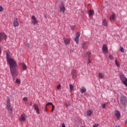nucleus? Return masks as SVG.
Instances as JSON below:
<instances>
[{"label":"nucleus","mask_w":127,"mask_h":127,"mask_svg":"<svg viewBox=\"0 0 127 127\" xmlns=\"http://www.w3.org/2000/svg\"><path fill=\"white\" fill-rule=\"evenodd\" d=\"M90 55H91V52H87L84 54L85 57H87V56H90Z\"/></svg>","instance_id":"4be33fe9"},{"label":"nucleus","mask_w":127,"mask_h":127,"mask_svg":"<svg viewBox=\"0 0 127 127\" xmlns=\"http://www.w3.org/2000/svg\"><path fill=\"white\" fill-rule=\"evenodd\" d=\"M74 41L75 43H76V44H78V43H79V38H74Z\"/></svg>","instance_id":"5701e85b"},{"label":"nucleus","mask_w":127,"mask_h":127,"mask_svg":"<svg viewBox=\"0 0 127 127\" xmlns=\"http://www.w3.org/2000/svg\"><path fill=\"white\" fill-rule=\"evenodd\" d=\"M52 112H53V111H54V109L55 108V107L54 106V105H52Z\"/></svg>","instance_id":"473e14b6"},{"label":"nucleus","mask_w":127,"mask_h":127,"mask_svg":"<svg viewBox=\"0 0 127 127\" xmlns=\"http://www.w3.org/2000/svg\"><path fill=\"white\" fill-rule=\"evenodd\" d=\"M115 64L117 66V67H120V64H119V62H118V61L117 60H115Z\"/></svg>","instance_id":"bb28decb"},{"label":"nucleus","mask_w":127,"mask_h":127,"mask_svg":"<svg viewBox=\"0 0 127 127\" xmlns=\"http://www.w3.org/2000/svg\"><path fill=\"white\" fill-rule=\"evenodd\" d=\"M36 111L37 114H40V112H39V109H38V110H37Z\"/></svg>","instance_id":"a19ab883"},{"label":"nucleus","mask_w":127,"mask_h":127,"mask_svg":"<svg viewBox=\"0 0 127 127\" xmlns=\"http://www.w3.org/2000/svg\"><path fill=\"white\" fill-rule=\"evenodd\" d=\"M13 24L14 27H17V26H19V23H18V21H17V18L15 17L14 18Z\"/></svg>","instance_id":"423d86ee"},{"label":"nucleus","mask_w":127,"mask_h":127,"mask_svg":"<svg viewBox=\"0 0 127 127\" xmlns=\"http://www.w3.org/2000/svg\"><path fill=\"white\" fill-rule=\"evenodd\" d=\"M82 48L83 49H86L87 48V44L86 43H82Z\"/></svg>","instance_id":"412c9836"},{"label":"nucleus","mask_w":127,"mask_h":127,"mask_svg":"<svg viewBox=\"0 0 127 127\" xmlns=\"http://www.w3.org/2000/svg\"><path fill=\"white\" fill-rule=\"evenodd\" d=\"M87 89H86V88L82 87L81 88V89H80V92L81 93V94H83L84 93H85V92H86Z\"/></svg>","instance_id":"2eb2a0df"},{"label":"nucleus","mask_w":127,"mask_h":127,"mask_svg":"<svg viewBox=\"0 0 127 127\" xmlns=\"http://www.w3.org/2000/svg\"><path fill=\"white\" fill-rule=\"evenodd\" d=\"M113 103H115V102H116V99H114V100H113Z\"/></svg>","instance_id":"c03bdc74"},{"label":"nucleus","mask_w":127,"mask_h":127,"mask_svg":"<svg viewBox=\"0 0 127 127\" xmlns=\"http://www.w3.org/2000/svg\"><path fill=\"white\" fill-rule=\"evenodd\" d=\"M90 63H91V61L90 60V59L88 58L87 61V64H90Z\"/></svg>","instance_id":"72a5a7b5"},{"label":"nucleus","mask_w":127,"mask_h":127,"mask_svg":"<svg viewBox=\"0 0 127 127\" xmlns=\"http://www.w3.org/2000/svg\"><path fill=\"white\" fill-rule=\"evenodd\" d=\"M33 107H34V110L35 111H37V110H39L38 106H37V105H36V104H34Z\"/></svg>","instance_id":"a878e982"},{"label":"nucleus","mask_w":127,"mask_h":127,"mask_svg":"<svg viewBox=\"0 0 127 127\" xmlns=\"http://www.w3.org/2000/svg\"><path fill=\"white\" fill-rule=\"evenodd\" d=\"M126 124H127V121L126 122Z\"/></svg>","instance_id":"de8ad7c7"},{"label":"nucleus","mask_w":127,"mask_h":127,"mask_svg":"<svg viewBox=\"0 0 127 127\" xmlns=\"http://www.w3.org/2000/svg\"><path fill=\"white\" fill-rule=\"evenodd\" d=\"M98 76H99V78H100V79H103V78H104V74H103V73H101V72H100V73H99Z\"/></svg>","instance_id":"aec40b11"},{"label":"nucleus","mask_w":127,"mask_h":127,"mask_svg":"<svg viewBox=\"0 0 127 127\" xmlns=\"http://www.w3.org/2000/svg\"><path fill=\"white\" fill-rule=\"evenodd\" d=\"M1 54V50H0V55Z\"/></svg>","instance_id":"a18cd8bd"},{"label":"nucleus","mask_w":127,"mask_h":127,"mask_svg":"<svg viewBox=\"0 0 127 127\" xmlns=\"http://www.w3.org/2000/svg\"><path fill=\"white\" fill-rule=\"evenodd\" d=\"M7 110L9 114H12V108L10 106V100L7 99L6 101Z\"/></svg>","instance_id":"7ed1b4c3"},{"label":"nucleus","mask_w":127,"mask_h":127,"mask_svg":"<svg viewBox=\"0 0 127 127\" xmlns=\"http://www.w3.org/2000/svg\"><path fill=\"white\" fill-rule=\"evenodd\" d=\"M26 46H27V47H29V48L31 47L30 45L28 43L26 44Z\"/></svg>","instance_id":"ea45409f"},{"label":"nucleus","mask_w":127,"mask_h":127,"mask_svg":"<svg viewBox=\"0 0 127 127\" xmlns=\"http://www.w3.org/2000/svg\"><path fill=\"white\" fill-rule=\"evenodd\" d=\"M69 88L71 92L74 90V86H73L72 84L69 85Z\"/></svg>","instance_id":"b1692460"},{"label":"nucleus","mask_w":127,"mask_h":127,"mask_svg":"<svg viewBox=\"0 0 127 127\" xmlns=\"http://www.w3.org/2000/svg\"><path fill=\"white\" fill-rule=\"evenodd\" d=\"M94 13V10H89V13H88L89 16H92V15H93Z\"/></svg>","instance_id":"a211bd4d"},{"label":"nucleus","mask_w":127,"mask_h":127,"mask_svg":"<svg viewBox=\"0 0 127 127\" xmlns=\"http://www.w3.org/2000/svg\"><path fill=\"white\" fill-rule=\"evenodd\" d=\"M119 100V107L121 109H124L127 105V98L125 95H121Z\"/></svg>","instance_id":"f03ea898"},{"label":"nucleus","mask_w":127,"mask_h":127,"mask_svg":"<svg viewBox=\"0 0 127 127\" xmlns=\"http://www.w3.org/2000/svg\"><path fill=\"white\" fill-rule=\"evenodd\" d=\"M86 115L87 117H90L91 115H93V112L91 110L87 111L86 112Z\"/></svg>","instance_id":"dca6fc26"},{"label":"nucleus","mask_w":127,"mask_h":127,"mask_svg":"<svg viewBox=\"0 0 127 127\" xmlns=\"http://www.w3.org/2000/svg\"><path fill=\"white\" fill-rule=\"evenodd\" d=\"M102 51L104 53H108V46L107 45H103L102 48Z\"/></svg>","instance_id":"6e6552de"},{"label":"nucleus","mask_w":127,"mask_h":127,"mask_svg":"<svg viewBox=\"0 0 127 127\" xmlns=\"http://www.w3.org/2000/svg\"><path fill=\"white\" fill-rule=\"evenodd\" d=\"M65 10H66V8L64 7V4L62 3L61 6H60V11L61 12L64 13L65 12Z\"/></svg>","instance_id":"9d476101"},{"label":"nucleus","mask_w":127,"mask_h":127,"mask_svg":"<svg viewBox=\"0 0 127 127\" xmlns=\"http://www.w3.org/2000/svg\"><path fill=\"white\" fill-rule=\"evenodd\" d=\"M2 39H6V34L4 33H0V42H1Z\"/></svg>","instance_id":"39448f33"},{"label":"nucleus","mask_w":127,"mask_h":127,"mask_svg":"<svg viewBox=\"0 0 127 127\" xmlns=\"http://www.w3.org/2000/svg\"><path fill=\"white\" fill-rule=\"evenodd\" d=\"M23 101H27V97H24L23 98Z\"/></svg>","instance_id":"58836bf2"},{"label":"nucleus","mask_w":127,"mask_h":127,"mask_svg":"<svg viewBox=\"0 0 127 127\" xmlns=\"http://www.w3.org/2000/svg\"><path fill=\"white\" fill-rule=\"evenodd\" d=\"M71 104L70 103H66L65 105H66V107H69L70 106Z\"/></svg>","instance_id":"c9c22d12"},{"label":"nucleus","mask_w":127,"mask_h":127,"mask_svg":"<svg viewBox=\"0 0 127 127\" xmlns=\"http://www.w3.org/2000/svg\"><path fill=\"white\" fill-rule=\"evenodd\" d=\"M102 24H103V25H104V26H107V25H108V23H107V21L105 19L103 20Z\"/></svg>","instance_id":"6ab92c4d"},{"label":"nucleus","mask_w":127,"mask_h":127,"mask_svg":"<svg viewBox=\"0 0 127 127\" xmlns=\"http://www.w3.org/2000/svg\"><path fill=\"white\" fill-rule=\"evenodd\" d=\"M51 105L52 106V105H53V103H51V102H49V103H48L46 105V106H49V105Z\"/></svg>","instance_id":"7c9ffc66"},{"label":"nucleus","mask_w":127,"mask_h":127,"mask_svg":"<svg viewBox=\"0 0 127 127\" xmlns=\"http://www.w3.org/2000/svg\"><path fill=\"white\" fill-rule=\"evenodd\" d=\"M120 80H121L124 85H125L126 86H127V78L126 77H125L124 75L120 76Z\"/></svg>","instance_id":"20e7f679"},{"label":"nucleus","mask_w":127,"mask_h":127,"mask_svg":"<svg viewBox=\"0 0 127 127\" xmlns=\"http://www.w3.org/2000/svg\"><path fill=\"white\" fill-rule=\"evenodd\" d=\"M101 106H102V107L103 109H105V108H106V104H102V105H101Z\"/></svg>","instance_id":"2f4dec72"},{"label":"nucleus","mask_w":127,"mask_h":127,"mask_svg":"<svg viewBox=\"0 0 127 127\" xmlns=\"http://www.w3.org/2000/svg\"><path fill=\"white\" fill-rule=\"evenodd\" d=\"M26 119H27V116H26L24 114H22L21 115L20 120L22 122H25V121H26Z\"/></svg>","instance_id":"1a4fd4ad"},{"label":"nucleus","mask_w":127,"mask_h":127,"mask_svg":"<svg viewBox=\"0 0 127 127\" xmlns=\"http://www.w3.org/2000/svg\"><path fill=\"white\" fill-rule=\"evenodd\" d=\"M3 8L1 6H0V11H2Z\"/></svg>","instance_id":"f704fd0d"},{"label":"nucleus","mask_w":127,"mask_h":127,"mask_svg":"<svg viewBox=\"0 0 127 127\" xmlns=\"http://www.w3.org/2000/svg\"><path fill=\"white\" fill-rule=\"evenodd\" d=\"M6 57L7 62L9 66L11 75L13 78H16L18 75V71L16 70L18 66L17 63H16V62L14 60L9 57V51L6 52Z\"/></svg>","instance_id":"f257e3e1"},{"label":"nucleus","mask_w":127,"mask_h":127,"mask_svg":"<svg viewBox=\"0 0 127 127\" xmlns=\"http://www.w3.org/2000/svg\"><path fill=\"white\" fill-rule=\"evenodd\" d=\"M115 116H116V117L118 119V118H120V117H121V113H120V111H117L115 112Z\"/></svg>","instance_id":"f3484780"},{"label":"nucleus","mask_w":127,"mask_h":127,"mask_svg":"<svg viewBox=\"0 0 127 127\" xmlns=\"http://www.w3.org/2000/svg\"><path fill=\"white\" fill-rule=\"evenodd\" d=\"M80 35H81V34L80 33V32H77L76 33L75 38H79V37H80Z\"/></svg>","instance_id":"393cba45"},{"label":"nucleus","mask_w":127,"mask_h":127,"mask_svg":"<svg viewBox=\"0 0 127 127\" xmlns=\"http://www.w3.org/2000/svg\"><path fill=\"white\" fill-rule=\"evenodd\" d=\"M62 127H66L65 126V124H64V123H63V124H62Z\"/></svg>","instance_id":"37998d69"},{"label":"nucleus","mask_w":127,"mask_h":127,"mask_svg":"<svg viewBox=\"0 0 127 127\" xmlns=\"http://www.w3.org/2000/svg\"><path fill=\"white\" fill-rule=\"evenodd\" d=\"M31 105H32V103H31V104H30V106H31Z\"/></svg>","instance_id":"49530a36"},{"label":"nucleus","mask_w":127,"mask_h":127,"mask_svg":"<svg viewBox=\"0 0 127 127\" xmlns=\"http://www.w3.org/2000/svg\"><path fill=\"white\" fill-rule=\"evenodd\" d=\"M61 86L60 85H59L58 86H57V89L58 90H60V88H61Z\"/></svg>","instance_id":"e433bc0d"},{"label":"nucleus","mask_w":127,"mask_h":127,"mask_svg":"<svg viewBox=\"0 0 127 127\" xmlns=\"http://www.w3.org/2000/svg\"><path fill=\"white\" fill-rule=\"evenodd\" d=\"M64 44H65V45H68V44H69V43H70V40L68 39L64 38Z\"/></svg>","instance_id":"f8f14e48"},{"label":"nucleus","mask_w":127,"mask_h":127,"mask_svg":"<svg viewBox=\"0 0 127 127\" xmlns=\"http://www.w3.org/2000/svg\"><path fill=\"white\" fill-rule=\"evenodd\" d=\"M75 29V26H71L70 27V29Z\"/></svg>","instance_id":"4c0bfd02"},{"label":"nucleus","mask_w":127,"mask_h":127,"mask_svg":"<svg viewBox=\"0 0 127 127\" xmlns=\"http://www.w3.org/2000/svg\"><path fill=\"white\" fill-rule=\"evenodd\" d=\"M109 59H111V60H113V59H114V57L113 56V55H110L109 56Z\"/></svg>","instance_id":"c756f323"},{"label":"nucleus","mask_w":127,"mask_h":127,"mask_svg":"<svg viewBox=\"0 0 127 127\" xmlns=\"http://www.w3.org/2000/svg\"><path fill=\"white\" fill-rule=\"evenodd\" d=\"M16 83H17V84H20V83H21L20 80L18 78H17L16 79Z\"/></svg>","instance_id":"cd10ccee"},{"label":"nucleus","mask_w":127,"mask_h":127,"mask_svg":"<svg viewBox=\"0 0 127 127\" xmlns=\"http://www.w3.org/2000/svg\"><path fill=\"white\" fill-rule=\"evenodd\" d=\"M46 111H47V109L46 108Z\"/></svg>","instance_id":"09e8293b"},{"label":"nucleus","mask_w":127,"mask_h":127,"mask_svg":"<svg viewBox=\"0 0 127 127\" xmlns=\"http://www.w3.org/2000/svg\"><path fill=\"white\" fill-rule=\"evenodd\" d=\"M71 75L72 76V78H76V77H77V72L76 70L72 69L71 70Z\"/></svg>","instance_id":"9b49d317"},{"label":"nucleus","mask_w":127,"mask_h":127,"mask_svg":"<svg viewBox=\"0 0 127 127\" xmlns=\"http://www.w3.org/2000/svg\"><path fill=\"white\" fill-rule=\"evenodd\" d=\"M116 18V14L113 13L112 15H110V20H114Z\"/></svg>","instance_id":"4468645a"},{"label":"nucleus","mask_w":127,"mask_h":127,"mask_svg":"<svg viewBox=\"0 0 127 127\" xmlns=\"http://www.w3.org/2000/svg\"><path fill=\"white\" fill-rule=\"evenodd\" d=\"M98 126H99V125L95 124L94 126H93V127H98Z\"/></svg>","instance_id":"79ce46f5"},{"label":"nucleus","mask_w":127,"mask_h":127,"mask_svg":"<svg viewBox=\"0 0 127 127\" xmlns=\"http://www.w3.org/2000/svg\"><path fill=\"white\" fill-rule=\"evenodd\" d=\"M21 66L23 70H26V69H27V66H26V64H24V63H21Z\"/></svg>","instance_id":"ddd939ff"},{"label":"nucleus","mask_w":127,"mask_h":127,"mask_svg":"<svg viewBox=\"0 0 127 127\" xmlns=\"http://www.w3.org/2000/svg\"><path fill=\"white\" fill-rule=\"evenodd\" d=\"M31 19L33 20V21H32V23H33V24L34 25H35V24L36 23H38V21H37V18H36L35 16H32L31 17Z\"/></svg>","instance_id":"0eeeda50"},{"label":"nucleus","mask_w":127,"mask_h":127,"mask_svg":"<svg viewBox=\"0 0 127 127\" xmlns=\"http://www.w3.org/2000/svg\"><path fill=\"white\" fill-rule=\"evenodd\" d=\"M120 51L121 52H122V53H124V52H125V50H124V48L123 47H120Z\"/></svg>","instance_id":"c85d7f7f"}]
</instances>
